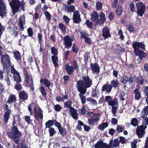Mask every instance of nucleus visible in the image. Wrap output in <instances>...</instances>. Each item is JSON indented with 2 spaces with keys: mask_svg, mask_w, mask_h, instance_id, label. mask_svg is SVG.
<instances>
[{
  "mask_svg": "<svg viewBox=\"0 0 148 148\" xmlns=\"http://www.w3.org/2000/svg\"><path fill=\"white\" fill-rule=\"evenodd\" d=\"M12 126L10 131L7 132L8 137L13 140L15 143H18L20 138L22 135V133L19 130L17 126L15 125L16 122H21L20 114H19L13 116Z\"/></svg>",
  "mask_w": 148,
  "mask_h": 148,
  "instance_id": "1",
  "label": "nucleus"
},
{
  "mask_svg": "<svg viewBox=\"0 0 148 148\" xmlns=\"http://www.w3.org/2000/svg\"><path fill=\"white\" fill-rule=\"evenodd\" d=\"M92 80L88 75L82 76V80L80 79L77 82L76 88L78 91L81 93H86L87 88L92 85Z\"/></svg>",
  "mask_w": 148,
  "mask_h": 148,
  "instance_id": "2",
  "label": "nucleus"
},
{
  "mask_svg": "<svg viewBox=\"0 0 148 148\" xmlns=\"http://www.w3.org/2000/svg\"><path fill=\"white\" fill-rule=\"evenodd\" d=\"M12 9V14L14 15L21 10L25 11V3H21L19 0H8Z\"/></svg>",
  "mask_w": 148,
  "mask_h": 148,
  "instance_id": "3",
  "label": "nucleus"
},
{
  "mask_svg": "<svg viewBox=\"0 0 148 148\" xmlns=\"http://www.w3.org/2000/svg\"><path fill=\"white\" fill-rule=\"evenodd\" d=\"M73 66H70L69 63L66 64L65 65V69L67 74L69 75H73L74 70H76L77 71H78L79 66L77 63V61L73 60Z\"/></svg>",
  "mask_w": 148,
  "mask_h": 148,
  "instance_id": "4",
  "label": "nucleus"
},
{
  "mask_svg": "<svg viewBox=\"0 0 148 148\" xmlns=\"http://www.w3.org/2000/svg\"><path fill=\"white\" fill-rule=\"evenodd\" d=\"M148 114V106L145 107L143 109L141 112V117L144 119L142 121V125L143 126L147 128V125H148V117L147 116Z\"/></svg>",
  "mask_w": 148,
  "mask_h": 148,
  "instance_id": "5",
  "label": "nucleus"
},
{
  "mask_svg": "<svg viewBox=\"0 0 148 148\" xmlns=\"http://www.w3.org/2000/svg\"><path fill=\"white\" fill-rule=\"evenodd\" d=\"M1 63L4 68L8 67L11 65L9 55L5 54L1 56Z\"/></svg>",
  "mask_w": 148,
  "mask_h": 148,
  "instance_id": "6",
  "label": "nucleus"
},
{
  "mask_svg": "<svg viewBox=\"0 0 148 148\" xmlns=\"http://www.w3.org/2000/svg\"><path fill=\"white\" fill-rule=\"evenodd\" d=\"M137 8V12L138 16H142L146 10L145 6L142 2H138L136 4Z\"/></svg>",
  "mask_w": 148,
  "mask_h": 148,
  "instance_id": "7",
  "label": "nucleus"
},
{
  "mask_svg": "<svg viewBox=\"0 0 148 148\" xmlns=\"http://www.w3.org/2000/svg\"><path fill=\"white\" fill-rule=\"evenodd\" d=\"M24 81L26 83L29 84V87L32 89V90L34 89L33 80L31 75H27L24 76Z\"/></svg>",
  "mask_w": 148,
  "mask_h": 148,
  "instance_id": "8",
  "label": "nucleus"
},
{
  "mask_svg": "<svg viewBox=\"0 0 148 148\" xmlns=\"http://www.w3.org/2000/svg\"><path fill=\"white\" fill-rule=\"evenodd\" d=\"M64 45L65 47L69 49L70 48L72 45V42L73 40L71 38L69 35L65 36L63 39Z\"/></svg>",
  "mask_w": 148,
  "mask_h": 148,
  "instance_id": "9",
  "label": "nucleus"
},
{
  "mask_svg": "<svg viewBox=\"0 0 148 148\" xmlns=\"http://www.w3.org/2000/svg\"><path fill=\"white\" fill-rule=\"evenodd\" d=\"M146 127H144L143 125L138 126L136 129V133L138 137L139 138L143 137L145 134V129Z\"/></svg>",
  "mask_w": 148,
  "mask_h": 148,
  "instance_id": "10",
  "label": "nucleus"
},
{
  "mask_svg": "<svg viewBox=\"0 0 148 148\" xmlns=\"http://www.w3.org/2000/svg\"><path fill=\"white\" fill-rule=\"evenodd\" d=\"M90 66L92 72L93 73L96 74L98 76L100 71V67L98 63H92L90 65Z\"/></svg>",
  "mask_w": 148,
  "mask_h": 148,
  "instance_id": "11",
  "label": "nucleus"
},
{
  "mask_svg": "<svg viewBox=\"0 0 148 148\" xmlns=\"http://www.w3.org/2000/svg\"><path fill=\"white\" fill-rule=\"evenodd\" d=\"M6 6L3 0H0V16L3 17L7 13Z\"/></svg>",
  "mask_w": 148,
  "mask_h": 148,
  "instance_id": "12",
  "label": "nucleus"
},
{
  "mask_svg": "<svg viewBox=\"0 0 148 148\" xmlns=\"http://www.w3.org/2000/svg\"><path fill=\"white\" fill-rule=\"evenodd\" d=\"M132 45L134 50H137V49H139V48H141V49L143 50H145V45L143 42H136L133 43Z\"/></svg>",
  "mask_w": 148,
  "mask_h": 148,
  "instance_id": "13",
  "label": "nucleus"
},
{
  "mask_svg": "<svg viewBox=\"0 0 148 148\" xmlns=\"http://www.w3.org/2000/svg\"><path fill=\"white\" fill-rule=\"evenodd\" d=\"M72 18L74 23H79L81 22V19L78 11H75L73 12Z\"/></svg>",
  "mask_w": 148,
  "mask_h": 148,
  "instance_id": "14",
  "label": "nucleus"
},
{
  "mask_svg": "<svg viewBox=\"0 0 148 148\" xmlns=\"http://www.w3.org/2000/svg\"><path fill=\"white\" fill-rule=\"evenodd\" d=\"M18 19V25L21 31H23L24 30L25 27L24 26V24H25V16L23 15L22 16H20Z\"/></svg>",
  "mask_w": 148,
  "mask_h": 148,
  "instance_id": "15",
  "label": "nucleus"
},
{
  "mask_svg": "<svg viewBox=\"0 0 148 148\" xmlns=\"http://www.w3.org/2000/svg\"><path fill=\"white\" fill-rule=\"evenodd\" d=\"M95 148H111L107 143H103L102 140L98 141L95 144Z\"/></svg>",
  "mask_w": 148,
  "mask_h": 148,
  "instance_id": "16",
  "label": "nucleus"
},
{
  "mask_svg": "<svg viewBox=\"0 0 148 148\" xmlns=\"http://www.w3.org/2000/svg\"><path fill=\"white\" fill-rule=\"evenodd\" d=\"M18 97L21 100L25 101L27 99L28 97V93L25 91L23 90L18 92Z\"/></svg>",
  "mask_w": 148,
  "mask_h": 148,
  "instance_id": "17",
  "label": "nucleus"
},
{
  "mask_svg": "<svg viewBox=\"0 0 148 148\" xmlns=\"http://www.w3.org/2000/svg\"><path fill=\"white\" fill-rule=\"evenodd\" d=\"M102 36L104 38V39L105 40L111 37V35L108 27L103 28L102 30Z\"/></svg>",
  "mask_w": 148,
  "mask_h": 148,
  "instance_id": "18",
  "label": "nucleus"
},
{
  "mask_svg": "<svg viewBox=\"0 0 148 148\" xmlns=\"http://www.w3.org/2000/svg\"><path fill=\"white\" fill-rule=\"evenodd\" d=\"M11 110H9L8 111H6L3 115V121L5 124H7L8 122V120L10 117V114L12 113Z\"/></svg>",
  "mask_w": 148,
  "mask_h": 148,
  "instance_id": "19",
  "label": "nucleus"
},
{
  "mask_svg": "<svg viewBox=\"0 0 148 148\" xmlns=\"http://www.w3.org/2000/svg\"><path fill=\"white\" fill-rule=\"evenodd\" d=\"M70 112L73 118L75 120H77L78 119V114L77 110L73 107H71L70 109Z\"/></svg>",
  "mask_w": 148,
  "mask_h": 148,
  "instance_id": "20",
  "label": "nucleus"
},
{
  "mask_svg": "<svg viewBox=\"0 0 148 148\" xmlns=\"http://www.w3.org/2000/svg\"><path fill=\"white\" fill-rule=\"evenodd\" d=\"M119 142L118 139H115L113 140H110L109 145L111 148H113L114 147H116L119 145Z\"/></svg>",
  "mask_w": 148,
  "mask_h": 148,
  "instance_id": "21",
  "label": "nucleus"
},
{
  "mask_svg": "<svg viewBox=\"0 0 148 148\" xmlns=\"http://www.w3.org/2000/svg\"><path fill=\"white\" fill-rule=\"evenodd\" d=\"M16 96L15 95L11 94L9 95L7 101V103L9 104L15 103L16 101Z\"/></svg>",
  "mask_w": 148,
  "mask_h": 148,
  "instance_id": "22",
  "label": "nucleus"
},
{
  "mask_svg": "<svg viewBox=\"0 0 148 148\" xmlns=\"http://www.w3.org/2000/svg\"><path fill=\"white\" fill-rule=\"evenodd\" d=\"M111 87L110 84H105L103 86L101 90L102 91H106V93H109L112 89Z\"/></svg>",
  "mask_w": 148,
  "mask_h": 148,
  "instance_id": "23",
  "label": "nucleus"
},
{
  "mask_svg": "<svg viewBox=\"0 0 148 148\" xmlns=\"http://www.w3.org/2000/svg\"><path fill=\"white\" fill-rule=\"evenodd\" d=\"M90 15L91 16V20L94 22L98 19L99 16L98 13L95 11H93Z\"/></svg>",
  "mask_w": 148,
  "mask_h": 148,
  "instance_id": "24",
  "label": "nucleus"
},
{
  "mask_svg": "<svg viewBox=\"0 0 148 148\" xmlns=\"http://www.w3.org/2000/svg\"><path fill=\"white\" fill-rule=\"evenodd\" d=\"M40 82L41 83L43 82L44 85L48 88L49 87L51 84L50 81L46 78L44 79L41 78L40 80Z\"/></svg>",
  "mask_w": 148,
  "mask_h": 148,
  "instance_id": "25",
  "label": "nucleus"
},
{
  "mask_svg": "<svg viewBox=\"0 0 148 148\" xmlns=\"http://www.w3.org/2000/svg\"><path fill=\"white\" fill-rule=\"evenodd\" d=\"M51 60L54 65V66L56 67L59 66V60L58 56H51Z\"/></svg>",
  "mask_w": 148,
  "mask_h": 148,
  "instance_id": "26",
  "label": "nucleus"
},
{
  "mask_svg": "<svg viewBox=\"0 0 148 148\" xmlns=\"http://www.w3.org/2000/svg\"><path fill=\"white\" fill-rule=\"evenodd\" d=\"M111 84L110 86H111L112 89L113 87L114 88H116L119 87V83L118 81L116 79H113L110 82Z\"/></svg>",
  "mask_w": 148,
  "mask_h": 148,
  "instance_id": "27",
  "label": "nucleus"
},
{
  "mask_svg": "<svg viewBox=\"0 0 148 148\" xmlns=\"http://www.w3.org/2000/svg\"><path fill=\"white\" fill-rule=\"evenodd\" d=\"M136 82L138 84L142 85L144 83V80L142 76L140 75H139L136 77Z\"/></svg>",
  "mask_w": 148,
  "mask_h": 148,
  "instance_id": "28",
  "label": "nucleus"
},
{
  "mask_svg": "<svg viewBox=\"0 0 148 148\" xmlns=\"http://www.w3.org/2000/svg\"><path fill=\"white\" fill-rule=\"evenodd\" d=\"M14 58L17 61L21 60V56L20 52L18 51L14 52Z\"/></svg>",
  "mask_w": 148,
  "mask_h": 148,
  "instance_id": "29",
  "label": "nucleus"
},
{
  "mask_svg": "<svg viewBox=\"0 0 148 148\" xmlns=\"http://www.w3.org/2000/svg\"><path fill=\"white\" fill-rule=\"evenodd\" d=\"M108 104L109 105L111 106H118V100L117 98H116L113 100L109 101Z\"/></svg>",
  "mask_w": 148,
  "mask_h": 148,
  "instance_id": "30",
  "label": "nucleus"
},
{
  "mask_svg": "<svg viewBox=\"0 0 148 148\" xmlns=\"http://www.w3.org/2000/svg\"><path fill=\"white\" fill-rule=\"evenodd\" d=\"M99 120V118L96 117L94 118L88 119V121L89 124L93 125L95 123L98 122Z\"/></svg>",
  "mask_w": 148,
  "mask_h": 148,
  "instance_id": "31",
  "label": "nucleus"
},
{
  "mask_svg": "<svg viewBox=\"0 0 148 148\" xmlns=\"http://www.w3.org/2000/svg\"><path fill=\"white\" fill-rule=\"evenodd\" d=\"M13 78L14 81L20 83L21 81V79L20 75L19 73L13 75Z\"/></svg>",
  "mask_w": 148,
  "mask_h": 148,
  "instance_id": "32",
  "label": "nucleus"
},
{
  "mask_svg": "<svg viewBox=\"0 0 148 148\" xmlns=\"http://www.w3.org/2000/svg\"><path fill=\"white\" fill-rule=\"evenodd\" d=\"M79 92L80 93L79 94V95L81 99L82 103V104H84L86 102V98L85 96V95H84L85 93H84L81 92V93L80 91Z\"/></svg>",
  "mask_w": 148,
  "mask_h": 148,
  "instance_id": "33",
  "label": "nucleus"
},
{
  "mask_svg": "<svg viewBox=\"0 0 148 148\" xmlns=\"http://www.w3.org/2000/svg\"><path fill=\"white\" fill-rule=\"evenodd\" d=\"M112 99V97L110 96H107L105 97V99H104L103 97H102L100 99L99 101L100 103H102L103 102H106V101H110Z\"/></svg>",
  "mask_w": 148,
  "mask_h": 148,
  "instance_id": "34",
  "label": "nucleus"
},
{
  "mask_svg": "<svg viewBox=\"0 0 148 148\" xmlns=\"http://www.w3.org/2000/svg\"><path fill=\"white\" fill-rule=\"evenodd\" d=\"M134 93L135 94V98L137 100H138L141 97L140 93L139 92V90L138 88H136L134 90Z\"/></svg>",
  "mask_w": 148,
  "mask_h": 148,
  "instance_id": "35",
  "label": "nucleus"
},
{
  "mask_svg": "<svg viewBox=\"0 0 148 148\" xmlns=\"http://www.w3.org/2000/svg\"><path fill=\"white\" fill-rule=\"evenodd\" d=\"M123 10V9L122 7L120 5H119L118 6L116 10V12L118 16H120L122 13Z\"/></svg>",
  "mask_w": 148,
  "mask_h": 148,
  "instance_id": "36",
  "label": "nucleus"
},
{
  "mask_svg": "<svg viewBox=\"0 0 148 148\" xmlns=\"http://www.w3.org/2000/svg\"><path fill=\"white\" fill-rule=\"evenodd\" d=\"M40 91L42 97L44 98H46L47 97V92L44 87L43 86L40 87Z\"/></svg>",
  "mask_w": 148,
  "mask_h": 148,
  "instance_id": "37",
  "label": "nucleus"
},
{
  "mask_svg": "<svg viewBox=\"0 0 148 148\" xmlns=\"http://www.w3.org/2000/svg\"><path fill=\"white\" fill-rule=\"evenodd\" d=\"M18 30L17 27H14L12 30V36L14 37H17L18 36Z\"/></svg>",
  "mask_w": 148,
  "mask_h": 148,
  "instance_id": "38",
  "label": "nucleus"
},
{
  "mask_svg": "<svg viewBox=\"0 0 148 148\" xmlns=\"http://www.w3.org/2000/svg\"><path fill=\"white\" fill-rule=\"evenodd\" d=\"M147 56V54L144 52L143 51L140 50L139 51V57L140 59L141 60L143 58H145Z\"/></svg>",
  "mask_w": 148,
  "mask_h": 148,
  "instance_id": "39",
  "label": "nucleus"
},
{
  "mask_svg": "<svg viewBox=\"0 0 148 148\" xmlns=\"http://www.w3.org/2000/svg\"><path fill=\"white\" fill-rule=\"evenodd\" d=\"M108 125V123H102L98 126V129L101 130H103Z\"/></svg>",
  "mask_w": 148,
  "mask_h": 148,
  "instance_id": "40",
  "label": "nucleus"
},
{
  "mask_svg": "<svg viewBox=\"0 0 148 148\" xmlns=\"http://www.w3.org/2000/svg\"><path fill=\"white\" fill-rule=\"evenodd\" d=\"M131 124L134 127H136L138 125V121L136 118L132 119L131 121Z\"/></svg>",
  "mask_w": 148,
  "mask_h": 148,
  "instance_id": "41",
  "label": "nucleus"
},
{
  "mask_svg": "<svg viewBox=\"0 0 148 148\" xmlns=\"http://www.w3.org/2000/svg\"><path fill=\"white\" fill-rule=\"evenodd\" d=\"M85 23L88 28H90L91 30L93 29V24L92 22L90 21L89 20H87L86 21Z\"/></svg>",
  "mask_w": 148,
  "mask_h": 148,
  "instance_id": "42",
  "label": "nucleus"
},
{
  "mask_svg": "<svg viewBox=\"0 0 148 148\" xmlns=\"http://www.w3.org/2000/svg\"><path fill=\"white\" fill-rule=\"evenodd\" d=\"M59 27L62 32L65 33L66 32V28L64 25L62 23H60L59 25Z\"/></svg>",
  "mask_w": 148,
  "mask_h": 148,
  "instance_id": "43",
  "label": "nucleus"
},
{
  "mask_svg": "<svg viewBox=\"0 0 148 148\" xmlns=\"http://www.w3.org/2000/svg\"><path fill=\"white\" fill-rule=\"evenodd\" d=\"M59 132L60 134L62 137H64L66 134V131L65 128H63L62 127H61L58 129Z\"/></svg>",
  "mask_w": 148,
  "mask_h": 148,
  "instance_id": "44",
  "label": "nucleus"
},
{
  "mask_svg": "<svg viewBox=\"0 0 148 148\" xmlns=\"http://www.w3.org/2000/svg\"><path fill=\"white\" fill-rule=\"evenodd\" d=\"M84 62L85 64H87L88 62V59L90 58V56L89 52H86L84 55Z\"/></svg>",
  "mask_w": 148,
  "mask_h": 148,
  "instance_id": "45",
  "label": "nucleus"
},
{
  "mask_svg": "<svg viewBox=\"0 0 148 148\" xmlns=\"http://www.w3.org/2000/svg\"><path fill=\"white\" fill-rule=\"evenodd\" d=\"M72 103V102L71 101L68 100L64 103V107L66 108H69L70 109L71 107H71Z\"/></svg>",
  "mask_w": 148,
  "mask_h": 148,
  "instance_id": "46",
  "label": "nucleus"
},
{
  "mask_svg": "<svg viewBox=\"0 0 148 148\" xmlns=\"http://www.w3.org/2000/svg\"><path fill=\"white\" fill-rule=\"evenodd\" d=\"M27 33L28 37H30L32 38L33 35V32L32 27H30L27 29Z\"/></svg>",
  "mask_w": 148,
  "mask_h": 148,
  "instance_id": "47",
  "label": "nucleus"
},
{
  "mask_svg": "<svg viewBox=\"0 0 148 148\" xmlns=\"http://www.w3.org/2000/svg\"><path fill=\"white\" fill-rule=\"evenodd\" d=\"M51 51L52 54L53 55V56H56L58 54V50L55 46L51 47Z\"/></svg>",
  "mask_w": 148,
  "mask_h": 148,
  "instance_id": "48",
  "label": "nucleus"
},
{
  "mask_svg": "<svg viewBox=\"0 0 148 148\" xmlns=\"http://www.w3.org/2000/svg\"><path fill=\"white\" fill-rule=\"evenodd\" d=\"M49 136L51 137L53 136L56 133L55 129L52 127L49 128Z\"/></svg>",
  "mask_w": 148,
  "mask_h": 148,
  "instance_id": "49",
  "label": "nucleus"
},
{
  "mask_svg": "<svg viewBox=\"0 0 148 148\" xmlns=\"http://www.w3.org/2000/svg\"><path fill=\"white\" fill-rule=\"evenodd\" d=\"M14 88L17 91H19L22 90V87L21 84H20V83L17 82L15 85Z\"/></svg>",
  "mask_w": 148,
  "mask_h": 148,
  "instance_id": "50",
  "label": "nucleus"
},
{
  "mask_svg": "<svg viewBox=\"0 0 148 148\" xmlns=\"http://www.w3.org/2000/svg\"><path fill=\"white\" fill-rule=\"evenodd\" d=\"M51 120H49L47 121L45 123V127L46 128H49L51 127L53 124Z\"/></svg>",
  "mask_w": 148,
  "mask_h": 148,
  "instance_id": "51",
  "label": "nucleus"
},
{
  "mask_svg": "<svg viewBox=\"0 0 148 148\" xmlns=\"http://www.w3.org/2000/svg\"><path fill=\"white\" fill-rule=\"evenodd\" d=\"M118 108V106H112V112L113 114V116H115L117 112V110Z\"/></svg>",
  "mask_w": 148,
  "mask_h": 148,
  "instance_id": "52",
  "label": "nucleus"
},
{
  "mask_svg": "<svg viewBox=\"0 0 148 148\" xmlns=\"http://www.w3.org/2000/svg\"><path fill=\"white\" fill-rule=\"evenodd\" d=\"M128 77L127 75L125 76L124 77L121 78V82L125 84H125L128 82Z\"/></svg>",
  "mask_w": 148,
  "mask_h": 148,
  "instance_id": "53",
  "label": "nucleus"
},
{
  "mask_svg": "<svg viewBox=\"0 0 148 148\" xmlns=\"http://www.w3.org/2000/svg\"><path fill=\"white\" fill-rule=\"evenodd\" d=\"M138 140L137 139H134L131 142V145L132 148H136V144Z\"/></svg>",
  "mask_w": 148,
  "mask_h": 148,
  "instance_id": "54",
  "label": "nucleus"
},
{
  "mask_svg": "<svg viewBox=\"0 0 148 148\" xmlns=\"http://www.w3.org/2000/svg\"><path fill=\"white\" fill-rule=\"evenodd\" d=\"M125 93L123 91H122L120 92L119 95V97L120 100L123 101L125 100Z\"/></svg>",
  "mask_w": 148,
  "mask_h": 148,
  "instance_id": "55",
  "label": "nucleus"
},
{
  "mask_svg": "<svg viewBox=\"0 0 148 148\" xmlns=\"http://www.w3.org/2000/svg\"><path fill=\"white\" fill-rule=\"evenodd\" d=\"M72 50L73 52L75 53H77L79 51L78 48L74 44H73L72 46Z\"/></svg>",
  "mask_w": 148,
  "mask_h": 148,
  "instance_id": "56",
  "label": "nucleus"
},
{
  "mask_svg": "<svg viewBox=\"0 0 148 148\" xmlns=\"http://www.w3.org/2000/svg\"><path fill=\"white\" fill-rule=\"evenodd\" d=\"M78 125L77 126V128L79 131L82 130V128L81 126L84 125V123L82 121L79 120L78 121Z\"/></svg>",
  "mask_w": 148,
  "mask_h": 148,
  "instance_id": "57",
  "label": "nucleus"
},
{
  "mask_svg": "<svg viewBox=\"0 0 148 148\" xmlns=\"http://www.w3.org/2000/svg\"><path fill=\"white\" fill-rule=\"evenodd\" d=\"M102 3L99 1H97L96 3V8L97 10H100L102 8Z\"/></svg>",
  "mask_w": 148,
  "mask_h": 148,
  "instance_id": "58",
  "label": "nucleus"
},
{
  "mask_svg": "<svg viewBox=\"0 0 148 148\" xmlns=\"http://www.w3.org/2000/svg\"><path fill=\"white\" fill-rule=\"evenodd\" d=\"M130 10L132 13L135 12V7L133 2H132L130 3Z\"/></svg>",
  "mask_w": 148,
  "mask_h": 148,
  "instance_id": "59",
  "label": "nucleus"
},
{
  "mask_svg": "<svg viewBox=\"0 0 148 148\" xmlns=\"http://www.w3.org/2000/svg\"><path fill=\"white\" fill-rule=\"evenodd\" d=\"M116 130L118 132L120 133L123 132V128L121 125H117Z\"/></svg>",
  "mask_w": 148,
  "mask_h": 148,
  "instance_id": "60",
  "label": "nucleus"
},
{
  "mask_svg": "<svg viewBox=\"0 0 148 148\" xmlns=\"http://www.w3.org/2000/svg\"><path fill=\"white\" fill-rule=\"evenodd\" d=\"M38 117L39 118V119L42 120L43 117V111L40 108H38Z\"/></svg>",
  "mask_w": 148,
  "mask_h": 148,
  "instance_id": "61",
  "label": "nucleus"
},
{
  "mask_svg": "<svg viewBox=\"0 0 148 148\" xmlns=\"http://www.w3.org/2000/svg\"><path fill=\"white\" fill-rule=\"evenodd\" d=\"M81 112H80V114L82 115H84L86 112V110L85 106L84 105L82 107L81 109L80 110Z\"/></svg>",
  "mask_w": 148,
  "mask_h": 148,
  "instance_id": "62",
  "label": "nucleus"
},
{
  "mask_svg": "<svg viewBox=\"0 0 148 148\" xmlns=\"http://www.w3.org/2000/svg\"><path fill=\"white\" fill-rule=\"evenodd\" d=\"M24 119L26 122L27 123L29 124L32 121V120L31 119L30 116H25Z\"/></svg>",
  "mask_w": 148,
  "mask_h": 148,
  "instance_id": "63",
  "label": "nucleus"
},
{
  "mask_svg": "<svg viewBox=\"0 0 148 148\" xmlns=\"http://www.w3.org/2000/svg\"><path fill=\"white\" fill-rule=\"evenodd\" d=\"M44 14L46 18L49 21H50L51 19V16L49 13L47 11H46L44 12Z\"/></svg>",
  "mask_w": 148,
  "mask_h": 148,
  "instance_id": "64",
  "label": "nucleus"
}]
</instances>
